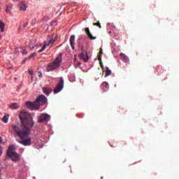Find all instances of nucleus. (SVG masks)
Returning <instances> with one entry per match:
<instances>
[{
    "label": "nucleus",
    "mask_w": 179,
    "mask_h": 179,
    "mask_svg": "<svg viewBox=\"0 0 179 179\" xmlns=\"http://www.w3.org/2000/svg\"><path fill=\"white\" fill-rule=\"evenodd\" d=\"M20 120L21 121L20 127L16 124H11L8 128V132L11 135L16 134L19 136L20 138L17 140L18 143L23 145V146H31V137H30V134L31 131L30 129L34 127L33 117L29 113L20 112Z\"/></svg>",
    "instance_id": "nucleus-1"
},
{
    "label": "nucleus",
    "mask_w": 179,
    "mask_h": 179,
    "mask_svg": "<svg viewBox=\"0 0 179 179\" xmlns=\"http://www.w3.org/2000/svg\"><path fill=\"white\" fill-rule=\"evenodd\" d=\"M62 63V53L60 52L53 62L48 63L46 66L47 72H52L58 69Z\"/></svg>",
    "instance_id": "nucleus-2"
},
{
    "label": "nucleus",
    "mask_w": 179,
    "mask_h": 179,
    "mask_svg": "<svg viewBox=\"0 0 179 179\" xmlns=\"http://www.w3.org/2000/svg\"><path fill=\"white\" fill-rule=\"evenodd\" d=\"M6 155L8 156L13 162H19V158L20 157V155H19L17 152L13 151V145L9 146Z\"/></svg>",
    "instance_id": "nucleus-3"
},
{
    "label": "nucleus",
    "mask_w": 179,
    "mask_h": 179,
    "mask_svg": "<svg viewBox=\"0 0 179 179\" xmlns=\"http://www.w3.org/2000/svg\"><path fill=\"white\" fill-rule=\"evenodd\" d=\"M78 49L80 51H81V53L80 55V57L84 62H87L89 61V55H87V52L86 50H85V47H83V44L80 42H78Z\"/></svg>",
    "instance_id": "nucleus-4"
},
{
    "label": "nucleus",
    "mask_w": 179,
    "mask_h": 179,
    "mask_svg": "<svg viewBox=\"0 0 179 179\" xmlns=\"http://www.w3.org/2000/svg\"><path fill=\"white\" fill-rule=\"evenodd\" d=\"M25 106L27 108H29V110H38V108H40V105H38L37 102H36V101L34 102L27 101L25 103Z\"/></svg>",
    "instance_id": "nucleus-5"
},
{
    "label": "nucleus",
    "mask_w": 179,
    "mask_h": 179,
    "mask_svg": "<svg viewBox=\"0 0 179 179\" xmlns=\"http://www.w3.org/2000/svg\"><path fill=\"white\" fill-rule=\"evenodd\" d=\"M62 89H64V78L60 77L59 82L57 83L54 90V93H59Z\"/></svg>",
    "instance_id": "nucleus-6"
},
{
    "label": "nucleus",
    "mask_w": 179,
    "mask_h": 179,
    "mask_svg": "<svg viewBox=\"0 0 179 179\" xmlns=\"http://www.w3.org/2000/svg\"><path fill=\"white\" fill-rule=\"evenodd\" d=\"M62 89H64V78L60 77L59 82L57 83L54 90V93H59Z\"/></svg>",
    "instance_id": "nucleus-7"
},
{
    "label": "nucleus",
    "mask_w": 179,
    "mask_h": 179,
    "mask_svg": "<svg viewBox=\"0 0 179 179\" xmlns=\"http://www.w3.org/2000/svg\"><path fill=\"white\" fill-rule=\"evenodd\" d=\"M36 104L38 106H44L47 103V97L44 94L40 95L36 100Z\"/></svg>",
    "instance_id": "nucleus-8"
},
{
    "label": "nucleus",
    "mask_w": 179,
    "mask_h": 179,
    "mask_svg": "<svg viewBox=\"0 0 179 179\" xmlns=\"http://www.w3.org/2000/svg\"><path fill=\"white\" fill-rule=\"evenodd\" d=\"M51 120V116L47 113H42L38 117V122H48Z\"/></svg>",
    "instance_id": "nucleus-9"
},
{
    "label": "nucleus",
    "mask_w": 179,
    "mask_h": 179,
    "mask_svg": "<svg viewBox=\"0 0 179 179\" xmlns=\"http://www.w3.org/2000/svg\"><path fill=\"white\" fill-rule=\"evenodd\" d=\"M42 92L46 95L50 96V93H52V88L50 87H42Z\"/></svg>",
    "instance_id": "nucleus-10"
},
{
    "label": "nucleus",
    "mask_w": 179,
    "mask_h": 179,
    "mask_svg": "<svg viewBox=\"0 0 179 179\" xmlns=\"http://www.w3.org/2000/svg\"><path fill=\"white\" fill-rule=\"evenodd\" d=\"M85 31L87 37L90 38V40H96V38H97V37L93 36V35H92V33H90V30L89 29V27L85 28Z\"/></svg>",
    "instance_id": "nucleus-11"
},
{
    "label": "nucleus",
    "mask_w": 179,
    "mask_h": 179,
    "mask_svg": "<svg viewBox=\"0 0 179 179\" xmlns=\"http://www.w3.org/2000/svg\"><path fill=\"white\" fill-rule=\"evenodd\" d=\"M75 35H72L71 37H70V39H69V42H70V45L72 48V50H75Z\"/></svg>",
    "instance_id": "nucleus-12"
},
{
    "label": "nucleus",
    "mask_w": 179,
    "mask_h": 179,
    "mask_svg": "<svg viewBox=\"0 0 179 179\" xmlns=\"http://www.w3.org/2000/svg\"><path fill=\"white\" fill-rule=\"evenodd\" d=\"M110 86L108 85V83L107 82H103L101 85V89H103L104 92H107Z\"/></svg>",
    "instance_id": "nucleus-13"
},
{
    "label": "nucleus",
    "mask_w": 179,
    "mask_h": 179,
    "mask_svg": "<svg viewBox=\"0 0 179 179\" xmlns=\"http://www.w3.org/2000/svg\"><path fill=\"white\" fill-rule=\"evenodd\" d=\"M9 108H11V110H17V108H20V105L17 103H13L9 106Z\"/></svg>",
    "instance_id": "nucleus-14"
},
{
    "label": "nucleus",
    "mask_w": 179,
    "mask_h": 179,
    "mask_svg": "<svg viewBox=\"0 0 179 179\" xmlns=\"http://www.w3.org/2000/svg\"><path fill=\"white\" fill-rule=\"evenodd\" d=\"M120 57H121L122 61H124V62H126V63L129 62V58L125 54L120 53Z\"/></svg>",
    "instance_id": "nucleus-15"
},
{
    "label": "nucleus",
    "mask_w": 179,
    "mask_h": 179,
    "mask_svg": "<svg viewBox=\"0 0 179 179\" xmlns=\"http://www.w3.org/2000/svg\"><path fill=\"white\" fill-rule=\"evenodd\" d=\"M19 6L20 10H26V9H27V7L26 6V4H24V2H20Z\"/></svg>",
    "instance_id": "nucleus-16"
},
{
    "label": "nucleus",
    "mask_w": 179,
    "mask_h": 179,
    "mask_svg": "<svg viewBox=\"0 0 179 179\" xmlns=\"http://www.w3.org/2000/svg\"><path fill=\"white\" fill-rule=\"evenodd\" d=\"M36 47V41H32L29 43V48L31 50H33Z\"/></svg>",
    "instance_id": "nucleus-17"
},
{
    "label": "nucleus",
    "mask_w": 179,
    "mask_h": 179,
    "mask_svg": "<svg viewBox=\"0 0 179 179\" xmlns=\"http://www.w3.org/2000/svg\"><path fill=\"white\" fill-rule=\"evenodd\" d=\"M102 55H103V49L100 48L99 52L98 53V61H101Z\"/></svg>",
    "instance_id": "nucleus-18"
},
{
    "label": "nucleus",
    "mask_w": 179,
    "mask_h": 179,
    "mask_svg": "<svg viewBox=\"0 0 179 179\" xmlns=\"http://www.w3.org/2000/svg\"><path fill=\"white\" fill-rule=\"evenodd\" d=\"M0 29L2 32L5 31V23L0 21Z\"/></svg>",
    "instance_id": "nucleus-19"
},
{
    "label": "nucleus",
    "mask_w": 179,
    "mask_h": 179,
    "mask_svg": "<svg viewBox=\"0 0 179 179\" xmlns=\"http://www.w3.org/2000/svg\"><path fill=\"white\" fill-rule=\"evenodd\" d=\"M110 75H111V70H109L108 67H107L105 78H107V76H110Z\"/></svg>",
    "instance_id": "nucleus-20"
},
{
    "label": "nucleus",
    "mask_w": 179,
    "mask_h": 179,
    "mask_svg": "<svg viewBox=\"0 0 179 179\" xmlns=\"http://www.w3.org/2000/svg\"><path fill=\"white\" fill-rule=\"evenodd\" d=\"M34 57H37V53L34 52L31 54L28 57V61H30V59H31V58H34Z\"/></svg>",
    "instance_id": "nucleus-21"
},
{
    "label": "nucleus",
    "mask_w": 179,
    "mask_h": 179,
    "mask_svg": "<svg viewBox=\"0 0 179 179\" xmlns=\"http://www.w3.org/2000/svg\"><path fill=\"white\" fill-rule=\"evenodd\" d=\"M45 48H47V43L45 42L43 46L42 47V48L41 50H39L38 51V52H43V51H44V50H45Z\"/></svg>",
    "instance_id": "nucleus-22"
},
{
    "label": "nucleus",
    "mask_w": 179,
    "mask_h": 179,
    "mask_svg": "<svg viewBox=\"0 0 179 179\" xmlns=\"http://www.w3.org/2000/svg\"><path fill=\"white\" fill-rule=\"evenodd\" d=\"M9 119V117L6 115H4L2 118V121L4 122V124H7L8 123V120Z\"/></svg>",
    "instance_id": "nucleus-23"
},
{
    "label": "nucleus",
    "mask_w": 179,
    "mask_h": 179,
    "mask_svg": "<svg viewBox=\"0 0 179 179\" xmlns=\"http://www.w3.org/2000/svg\"><path fill=\"white\" fill-rule=\"evenodd\" d=\"M55 41H57V39H50L48 45H46V47H48V45H50V44H54L55 43Z\"/></svg>",
    "instance_id": "nucleus-24"
},
{
    "label": "nucleus",
    "mask_w": 179,
    "mask_h": 179,
    "mask_svg": "<svg viewBox=\"0 0 179 179\" xmlns=\"http://www.w3.org/2000/svg\"><path fill=\"white\" fill-rule=\"evenodd\" d=\"M93 25L97 26L98 27H99V29H101V25L100 24V22L99 21L97 22H94Z\"/></svg>",
    "instance_id": "nucleus-25"
},
{
    "label": "nucleus",
    "mask_w": 179,
    "mask_h": 179,
    "mask_svg": "<svg viewBox=\"0 0 179 179\" xmlns=\"http://www.w3.org/2000/svg\"><path fill=\"white\" fill-rule=\"evenodd\" d=\"M99 61V65L102 69H104V66H103V62H101V59Z\"/></svg>",
    "instance_id": "nucleus-26"
},
{
    "label": "nucleus",
    "mask_w": 179,
    "mask_h": 179,
    "mask_svg": "<svg viewBox=\"0 0 179 179\" xmlns=\"http://www.w3.org/2000/svg\"><path fill=\"white\" fill-rule=\"evenodd\" d=\"M22 55H26V54H27V50H26V49L22 50Z\"/></svg>",
    "instance_id": "nucleus-27"
},
{
    "label": "nucleus",
    "mask_w": 179,
    "mask_h": 179,
    "mask_svg": "<svg viewBox=\"0 0 179 179\" xmlns=\"http://www.w3.org/2000/svg\"><path fill=\"white\" fill-rule=\"evenodd\" d=\"M29 60V58L26 57L22 62V64H26V61Z\"/></svg>",
    "instance_id": "nucleus-28"
},
{
    "label": "nucleus",
    "mask_w": 179,
    "mask_h": 179,
    "mask_svg": "<svg viewBox=\"0 0 179 179\" xmlns=\"http://www.w3.org/2000/svg\"><path fill=\"white\" fill-rule=\"evenodd\" d=\"M28 72L30 75H33V73H34L33 70H28Z\"/></svg>",
    "instance_id": "nucleus-29"
},
{
    "label": "nucleus",
    "mask_w": 179,
    "mask_h": 179,
    "mask_svg": "<svg viewBox=\"0 0 179 179\" xmlns=\"http://www.w3.org/2000/svg\"><path fill=\"white\" fill-rule=\"evenodd\" d=\"M2 153H3L2 148L0 147V156H2Z\"/></svg>",
    "instance_id": "nucleus-30"
},
{
    "label": "nucleus",
    "mask_w": 179,
    "mask_h": 179,
    "mask_svg": "<svg viewBox=\"0 0 179 179\" xmlns=\"http://www.w3.org/2000/svg\"><path fill=\"white\" fill-rule=\"evenodd\" d=\"M38 76H39V78H43V73H39Z\"/></svg>",
    "instance_id": "nucleus-31"
},
{
    "label": "nucleus",
    "mask_w": 179,
    "mask_h": 179,
    "mask_svg": "<svg viewBox=\"0 0 179 179\" xmlns=\"http://www.w3.org/2000/svg\"><path fill=\"white\" fill-rule=\"evenodd\" d=\"M27 23H25V24H24L22 26H23V27H27Z\"/></svg>",
    "instance_id": "nucleus-32"
},
{
    "label": "nucleus",
    "mask_w": 179,
    "mask_h": 179,
    "mask_svg": "<svg viewBox=\"0 0 179 179\" xmlns=\"http://www.w3.org/2000/svg\"><path fill=\"white\" fill-rule=\"evenodd\" d=\"M2 141H3V139H2V138L0 136V143H2Z\"/></svg>",
    "instance_id": "nucleus-33"
},
{
    "label": "nucleus",
    "mask_w": 179,
    "mask_h": 179,
    "mask_svg": "<svg viewBox=\"0 0 179 179\" xmlns=\"http://www.w3.org/2000/svg\"><path fill=\"white\" fill-rule=\"evenodd\" d=\"M6 11L7 13H9V10H8V8H6Z\"/></svg>",
    "instance_id": "nucleus-34"
},
{
    "label": "nucleus",
    "mask_w": 179,
    "mask_h": 179,
    "mask_svg": "<svg viewBox=\"0 0 179 179\" xmlns=\"http://www.w3.org/2000/svg\"><path fill=\"white\" fill-rule=\"evenodd\" d=\"M2 38V36H1V35H0V40Z\"/></svg>",
    "instance_id": "nucleus-35"
},
{
    "label": "nucleus",
    "mask_w": 179,
    "mask_h": 179,
    "mask_svg": "<svg viewBox=\"0 0 179 179\" xmlns=\"http://www.w3.org/2000/svg\"><path fill=\"white\" fill-rule=\"evenodd\" d=\"M22 29V27H20V30Z\"/></svg>",
    "instance_id": "nucleus-36"
},
{
    "label": "nucleus",
    "mask_w": 179,
    "mask_h": 179,
    "mask_svg": "<svg viewBox=\"0 0 179 179\" xmlns=\"http://www.w3.org/2000/svg\"><path fill=\"white\" fill-rule=\"evenodd\" d=\"M101 179H103V176H102V177H101Z\"/></svg>",
    "instance_id": "nucleus-37"
},
{
    "label": "nucleus",
    "mask_w": 179,
    "mask_h": 179,
    "mask_svg": "<svg viewBox=\"0 0 179 179\" xmlns=\"http://www.w3.org/2000/svg\"><path fill=\"white\" fill-rule=\"evenodd\" d=\"M13 1H17V0H13Z\"/></svg>",
    "instance_id": "nucleus-38"
}]
</instances>
